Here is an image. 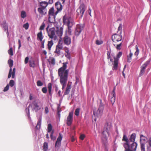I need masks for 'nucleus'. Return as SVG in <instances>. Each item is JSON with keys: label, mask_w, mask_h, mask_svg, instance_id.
I'll return each instance as SVG.
<instances>
[{"label": "nucleus", "mask_w": 151, "mask_h": 151, "mask_svg": "<svg viewBox=\"0 0 151 151\" xmlns=\"http://www.w3.org/2000/svg\"><path fill=\"white\" fill-rule=\"evenodd\" d=\"M68 62L63 63V66L58 70V75L60 77V82L62 86V89H64L68 81L69 70H66Z\"/></svg>", "instance_id": "1"}, {"label": "nucleus", "mask_w": 151, "mask_h": 151, "mask_svg": "<svg viewBox=\"0 0 151 151\" xmlns=\"http://www.w3.org/2000/svg\"><path fill=\"white\" fill-rule=\"evenodd\" d=\"M136 137V134L133 133L131 136L129 141L127 143H125L124 146L125 148V151H135L137 146V144L134 142Z\"/></svg>", "instance_id": "2"}, {"label": "nucleus", "mask_w": 151, "mask_h": 151, "mask_svg": "<svg viewBox=\"0 0 151 151\" xmlns=\"http://www.w3.org/2000/svg\"><path fill=\"white\" fill-rule=\"evenodd\" d=\"M111 128V124L110 123H107L104 126V130L103 131L102 134V140L103 141V143L104 144L105 146V151H108V150L106 147V146L107 145V135H109V131Z\"/></svg>", "instance_id": "3"}, {"label": "nucleus", "mask_w": 151, "mask_h": 151, "mask_svg": "<svg viewBox=\"0 0 151 151\" xmlns=\"http://www.w3.org/2000/svg\"><path fill=\"white\" fill-rule=\"evenodd\" d=\"M63 23L66 24L68 27H72L73 24L72 20L70 17H67L64 16L63 18Z\"/></svg>", "instance_id": "4"}, {"label": "nucleus", "mask_w": 151, "mask_h": 151, "mask_svg": "<svg viewBox=\"0 0 151 151\" xmlns=\"http://www.w3.org/2000/svg\"><path fill=\"white\" fill-rule=\"evenodd\" d=\"M47 33L48 36L50 38L53 39L54 40H56L57 36L55 35V29L54 27L50 28Z\"/></svg>", "instance_id": "5"}, {"label": "nucleus", "mask_w": 151, "mask_h": 151, "mask_svg": "<svg viewBox=\"0 0 151 151\" xmlns=\"http://www.w3.org/2000/svg\"><path fill=\"white\" fill-rule=\"evenodd\" d=\"M140 137L141 151H145V144L143 142H146L147 140V138L146 137L141 134L140 135Z\"/></svg>", "instance_id": "6"}, {"label": "nucleus", "mask_w": 151, "mask_h": 151, "mask_svg": "<svg viewBox=\"0 0 151 151\" xmlns=\"http://www.w3.org/2000/svg\"><path fill=\"white\" fill-rule=\"evenodd\" d=\"M86 9V8L84 4H81L79 8L76 11L78 15H80L81 17H82Z\"/></svg>", "instance_id": "7"}, {"label": "nucleus", "mask_w": 151, "mask_h": 151, "mask_svg": "<svg viewBox=\"0 0 151 151\" xmlns=\"http://www.w3.org/2000/svg\"><path fill=\"white\" fill-rule=\"evenodd\" d=\"M122 52H119L116 55V57L114 58V69L117 70L118 68V61L119 58L122 56Z\"/></svg>", "instance_id": "8"}, {"label": "nucleus", "mask_w": 151, "mask_h": 151, "mask_svg": "<svg viewBox=\"0 0 151 151\" xmlns=\"http://www.w3.org/2000/svg\"><path fill=\"white\" fill-rule=\"evenodd\" d=\"M104 109V106L101 104H100L99 108L96 112L93 111V114L95 116H101Z\"/></svg>", "instance_id": "9"}, {"label": "nucleus", "mask_w": 151, "mask_h": 151, "mask_svg": "<svg viewBox=\"0 0 151 151\" xmlns=\"http://www.w3.org/2000/svg\"><path fill=\"white\" fill-rule=\"evenodd\" d=\"M30 106L33 107V109L36 112H37L38 111L40 110L41 108V107L38 105L37 103L35 101H33L31 104H29V107Z\"/></svg>", "instance_id": "10"}, {"label": "nucleus", "mask_w": 151, "mask_h": 151, "mask_svg": "<svg viewBox=\"0 0 151 151\" xmlns=\"http://www.w3.org/2000/svg\"><path fill=\"white\" fill-rule=\"evenodd\" d=\"M73 112L69 113L66 120V124L68 126H70L71 125L73 121Z\"/></svg>", "instance_id": "11"}, {"label": "nucleus", "mask_w": 151, "mask_h": 151, "mask_svg": "<svg viewBox=\"0 0 151 151\" xmlns=\"http://www.w3.org/2000/svg\"><path fill=\"white\" fill-rule=\"evenodd\" d=\"M62 138V135L60 133H59V136L55 144V147L56 148H58L60 147Z\"/></svg>", "instance_id": "12"}, {"label": "nucleus", "mask_w": 151, "mask_h": 151, "mask_svg": "<svg viewBox=\"0 0 151 151\" xmlns=\"http://www.w3.org/2000/svg\"><path fill=\"white\" fill-rule=\"evenodd\" d=\"M83 27L80 24H77L76 27L75 31V34L76 35L78 36L81 33L83 30Z\"/></svg>", "instance_id": "13"}, {"label": "nucleus", "mask_w": 151, "mask_h": 151, "mask_svg": "<svg viewBox=\"0 0 151 151\" xmlns=\"http://www.w3.org/2000/svg\"><path fill=\"white\" fill-rule=\"evenodd\" d=\"M63 40L64 43L67 45H69L71 43V38L67 35H65V37L63 38Z\"/></svg>", "instance_id": "14"}, {"label": "nucleus", "mask_w": 151, "mask_h": 151, "mask_svg": "<svg viewBox=\"0 0 151 151\" xmlns=\"http://www.w3.org/2000/svg\"><path fill=\"white\" fill-rule=\"evenodd\" d=\"M8 63L9 64V67L10 68L8 77V78H9L11 77L12 75V67L13 65V60L11 59H10L8 60Z\"/></svg>", "instance_id": "15"}, {"label": "nucleus", "mask_w": 151, "mask_h": 151, "mask_svg": "<svg viewBox=\"0 0 151 151\" xmlns=\"http://www.w3.org/2000/svg\"><path fill=\"white\" fill-rule=\"evenodd\" d=\"M1 25L3 27V28L5 31L6 32V33L7 36L9 35V33L8 29V26L6 23V21H4L1 24Z\"/></svg>", "instance_id": "16"}, {"label": "nucleus", "mask_w": 151, "mask_h": 151, "mask_svg": "<svg viewBox=\"0 0 151 151\" xmlns=\"http://www.w3.org/2000/svg\"><path fill=\"white\" fill-rule=\"evenodd\" d=\"M38 11L41 15H45L47 13V10L46 9L39 7L37 9Z\"/></svg>", "instance_id": "17"}, {"label": "nucleus", "mask_w": 151, "mask_h": 151, "mask_svg": "<svg viewBox=\"0 0 151 151\" xmlns=\"http://www.w3.org/2000/svg\"><path fill=\"white\" fill-rule=\"evenodd\" d=\"M55 8L58 11H61L63 9L62 4L59 1L56 2L55 4Z\"/></svg>", "instance_id": "18"}, {"label": "nucleus", "mask_w": 151, "mask_h": 151, "mask_svg": "<svg viewBox=\"0 0 151 151\" xmlns=\"http://www.w3.org/2000/svg\"><path fill=\"white\" fill-rule=\"evenodd\" d=\"M57 28L58 29L56 31V34L58 36L61 37L63 34V28L62 27H60L59 29L58 27Z\"/></svg>", "instance_id": "19"}, {"label": "nucleus", "mask_w": 151, "mask_h": 151, "mask_svg": "<svg viewBox=\"0 0 151 151\" xmlns=\"http://www.w3.org/2000/svg\"><path fill=\"white\" fill-rule=\"evenodd\" d=\"M71 88V85L69 83H68L64 95H66L68 94L69 93Z\"/></svg>", "instance_id": "20"}, {"label": "nucleus", "mask_w": 151, "mask_h": 151, "mask_svg": "<svg viewBox=\"0 0 151 151\" xmlns=\"http://www.w3.org/2000/svg\"><path fill=\"white\" fill-rule=\"evenodd\" d=\"M147 147L148 150H150L151 149V137L148 138L147 141Z\"/></svg>", "instance_id": "21"}, {"label": "nucleus", "mask_w": 151, "mask_h": 151, "mask_svg": "<svg viewBox=\"0 0 151 151\" xmlns=\"http://www.w3.org/2000/svg\"><path fill=\"white\" fill-rule=\"evenodd\" d=\"M37 40H39L40 41H42L43 38L42 32L40 31L37 33Z\"/></svg>", "instance_id": "22"}, {"label": "nucleus", "mask_w": 151, "mask_h": 151, "mask_svg": "<svg viewBox=\"0 0 151 151\" xmlns=\"http://www.w3.org/2000/svg\"><path fill=\"white\" fill-rule=\"evenodd\" d=\"M114 37L115 40L117 41H120L122 39V36L120 35L116 34H114Z\"/></svg>", "instance_id": "23"}, {"label": "nucleus", "mask_w": 151, "mask_h": 151, "mask_svg": "<svg viewBox=\"0 0 151 151\" xmlns=\"http://www.w3.org/2000/svg\"><path fill=\"white\" fill-rule=\"evenodd\" d=\"M113 90L112 91L111 93H109V100L110 101L111 103L113 105Z\"/></svg>", "instance_id": "24"}, {"label": "nucleus", "mask_w": 151, "mask_h": 151, "mask_svg": "<svg viewBox=\"0 0 151 151\" xmlns=\"http://www.w3.org/2000/svg\"><path fill=\"white\" fill-rule=\"evenodd\" d=\"M47 88L48 89V92L49 95L50 96H52V84L51 83H48L47 85Z\"/></svg>", "instance_id": "25"}, {"label": "nucleus", "mask_w": 151, "mask_h": 151, "mask_svg": "<svg viewBox=\"0 0 151 151\" xmlns=\"http://www.w3.org/2000/svg\"><path fill=\"white\" fill-rule=\"evenodd\" d=\"M29 65L30 67L32 68L35 67L36 65L35 61L33 59L30 60L29 61Z\"/></svg>", "instance_id": "26"}, {"label": "nucleus", "mask_w": 151, "mask_h": 151, "mask_svg": "<svg viewBox=\"0 0 151 151\" xmlns=\"http://www.w3.org/2000/svg\"><path fill=\"white\" fill-rule=\"evenodd\" d=\"M42 118L40 117L38 121L37 125L36 127V128L37 129H39L40 128L41 124Z\"/></svg>", "instance_id": "27"}, {"label": "nucleus", "mask_w": 151, "mask_h": 151, "mask_svg": "<svg viewBox=\"0 0 151 151\" xmlns=\"http://www.w3.org/2000/svg\"><path fill=\"white\" fill-rule=\"evenodd\" d=\"M53 43L52 40L48 42V44L47 45L48 49L49 50H51V48L52 46L53 45Z\"/></svg>", "instance_id": "28"}, {"label": "nucleus", "mask_w": 151, "mask_h": 151, "mask_svg": "<svg viewBox=\"0 0 151 151\" xmlns=\"http://www.w3.org/2000/svg\"><path fill=\"white\" fill-rule=\"evenodd\" d=\"M41 8L45 9L48 5V3L46 1H42L40 3Z\"/></svg>", "instance_id": "29"}, {"label": "nucleus", "mask_w": 151, "mask_h": 151, "mask_svg": "<svg viewBox=\"0 0 151 151\" xmlns=\"http://www.w3.org/2000/svg\"><path fill=\"white\" fill-rule=\"evenodd\" d=\"M72 27H68V29L66 30L65 32V35H71L72 30L70 28Z\"/></svg>", "instance_id": "30"}, {"label": "nucleus", "mask_w": 151, "mask_h": 151, "mask_svg": "<svg viewBox=\"0 0 151 151\" xmlns=\"http://www.w3.org/2000/svg\"><path fill=\"white\" fill-rule=\"evenodd\" d=\"M49 15L52 16H55V13L54 12V9L53 7L51 8L49 10L48 12Z\"/></svg>", "instance_id": "31"}, {"label": "nucleus", "mask_w": 151, "mask_h": 151, "mask_svg": "<svg viewBox=\"0 0 151 151\" xmlns=\"http://www.w3.org/2000/svg\"><path fill=\"white\" fill-rule=\"evenodd\" d=\"M43 151H47L48 149V145L47 142H45L42 147Z\"/></svg>", "instance_id": "32"}, {"label": "nucleus", "mask_w": 151, "mask_h": 151, "mask_svg": "<svg viewBox=\"0 0 151 151\" xmlns=\"http://www.w3.org/2000/svg\"><path fill=\"white\" fill-rule=\"evenodd\" d=\"M149 61H147L142 66V67H141V68L145 70L146 69V67L149 64Z\"/></svg>", "instance_id": "33"}, {"label": "nucleus", "mask_w": 151, "mask_h": 151, "mask_svg": "<svg viewBox=\"0 0 151 151\" xmlns=\"http://www.w3.org/2000/svg\"><path fill=\"white\" fill-rule=\"evenodd\" d=\"M49 62L51 64L54 65L55 64V60L54 58H52L49 60Z\"/></svg>", "instance_id": "34"}, {"label": "nucleus", "mask_w": 151, "mask_h": 151, "mask_svg": "<svg viewBox=\"0 0 151 151\" xmlns=\"http://www.w3.org/2000/svg\"><path fill=\"white\" fill-rule=\"evenodd\" d=\"M133 55V54L131 52H130L129 55L127 56V62H130L132 59V57Z\"/></svg>", "instance_id": "35"}, {"label": "nucleus", "mask_w": 151, "mask_h": 151, "mask_svg": "<svg viewBox=\"0 0 151 151\" xmlns=\"http://www.w3.org/2000/svg\"><path fill=\"white\" fill-rule=\"evenodd\" d=\"M52 126L51 124H49L47 126V132H50L52 130Z\"/></svg>", "instance_id": "36"}, {"label": "nucleus", "mask_w": 151, "mask_h": 151, "mask_svg": "<svg viewBox=\"0 0 151 151\" xmlns=\"http://www.w3.org/2000/svg\"><path fill=\"white\" fill-rule=\"evenodd\" d=\"M21 17L24 19L26 17V12L24 11H22L21 12Z\"/></svg>", "instance_id": "37"}, {"label": "nucleus", "mask_w": 151, "mask_h": 151, "mask_svg": "<svg viewBox=\"0 0 151 151\" xmlns=\"http://www.w3.org/2000/svg\"><path fill=\"white\" fill-rule=\"evenodd\" d=\"M107 55L108 56V59H110V61L112 63V64L113 65V60L111 59V58L110 55V52L109 51L107 52Z\"/></svg>", "instance_id": "38"}, {"label": "nucleus", "mask_w": 151, "mask_h": 151, "mask_svg": "<svg viewBox=\"0 0 151 151\" xmlns=\"http://www.w3.org/2000/svg\"><path fill=\"white\" fill-rule=\"evenodd\" d=\"M8 53L9 54L11 55V56H12L13 55V51L12 47H11L10 48V49L8 50Z\"/></svg>", "instance_id": "39"}, {"label": "nucleus", "mask_w": 151, "mask_h": 151, "mask_svg": "<svg viewBox=\"0 0 151 151\" xmlns=\"http://www.w3.org/2000/svg\"><path fill=\"white\" fill-rule=\"evenodd\" d=\"M65 57H66L69 60L71 58L70 52H69L67 53H65Z\"/></svg>", "instance_id": "40"}, {"label": "nucleus", "mask_w": 151, "mask_h": 151, "mask_svg": "<svg viewBox=\"0 0 151 151\" xmlns=\"http://www.w3.org/2000/svg\"><path fill=\"white\" fill-rule=\"evenodd\" d=\"M43 84L40 80H38L37 82V86H41L43 85Z\"/></svg>", "instance_id": "41"}, {"label": "nucleus", "mask_w": 151, "mask_h": 151, "mask_svg": "<svg viewBox=\"0 0 151 151\" xmlns=\"http://www.w3.org/2000/svg\"><path fill=\"white\" fill-rule=\"evenodd\" d=\"M54 52L57 54V55L59 56L60 54V50L57 48V47H56V50Z\"/></svg>", "instance_id": "42"}, {"label": "nucleus", "mask_w": 151, "mask_h": 151, "mask_svg": "<svg viewBox=\"0 0 151 151\" xmlns=\"http://www.w3.org/2000/svg\"><path fill=\"white\" fill-rule=\"evenodd\" d=\"M15 68H14L12 72V78H14L15 77Z\"/></svg>", "instance_id": "43"}, {"label": "nucleus", "mask_w": 151, "mask_h": 151, "mask_svg": "<svg viewBox=\"0 0 151 151\" xmlns=\"http://www.w3.org/2000/svg\"><path fill=\"white\" fill-rule=\"evenodd\" d=\"M23 27L25 28V29L27 30L28 29L29 27V23L27 22L23 25Z\"/></svg>", "instance_id": "44"}, {"label": "nucleus", "mask_w": 151, "mask_h": 151, "mask_svg": "<svg viewBox=\"0 0 151 151\" xmlns=\"http://www.w3.org/2000/svg\"><path fill=\"white\" fill-rule=\"evenodd\" d=\"M45 27V24L43 22L42 23V25L40 26L39 29L40 30H43L44 29Z\"/></svg>", "instance_id": "45"}, {"label": "nucleus", "mask_w": 151, "mask_h": 151, "mask_svg": "<svg viewBox=\"0 0 151 151\" xmlns=\"http://www.w3.org/2000/svg\"><path fill=\"white\" fill-rule=\"evenodd\" d=\"M14 84V80H11L9 82V85L10 86L12 87H13Z\"/></svg>", "instance_id": "46"}, {"label": "nucleus", "mask_w": 151, "mask_h": 151, "mask_svg": "<svg viewBox=\"0 0 151 151\" xmlns=\"http://www.w3.org/2000/svg\"><path fill=\"white\" fill-rule=\"evenodd\" d=\"M80 111V109L79 108H77L75 112V114L76 116L79 115Z\"/></svg>", "instance_id": "47"}, {"label": "nucleus", "mask_w": 151, "mask_h": 151, "mask_svg": "<svg viewBox=\"0 0 151 151\" xmlns=\"http://www.w3.org/2000/svg\"><path fill=\"white\" fill-rule=\"evenodd\" d=\"M42 92L44 93H46L47 92V88L46 87H44L42 89Z\"/></svg>", "instance_id": "48"}, {"label": "nucleus", "mask_w": 151, "mask_h": 151, "mask_svg": "<svg viewBox=\"0 0 151 151\" xmlns=\"http://www.w3.org/2000/svg\"><path fill=\"white\" fill-rule=\"evenodd\" d=\"M103 42L101 40H96V44L98 45H99L102 44Z\"/></svg>", "instance_id": "49"}, {"label": "nucleus", "mask_w": 151, "mask_h": 151, "mask_svg": "<svg viewBox=\"0 0 151 151\" xmlns=\"http://www.w3.org/2000/svg\"><path fill=\"white\" fill-rule=\"evenodd\" d=\"M122 140L123 141H125L126 142V143H127V142L129 141V140L128 139L127 137L125 135H124L123 137Z\"/></svg>", "instance_id": "50"}, {"label": "nucleus", "mask_w": 151, "mask_h": 151, "mask_svg": "<svg viewBox=\"0 0 151 151\" xmlns=\"http://www.w3.org/2000/svg\"><path fill=\"white\" fill-rule=\"evenodd\" d=\"M41 42V47L42 48H44L45 47V46H44V43L45 42V40L44 39L43 40H42V41H40Z\"/></svg>", "instance_id": "51"}, {"label": "nucleus", "mask_w": 151, "mask_h": 151, "mask_svg": "<svg viewBox=\"0 0 151 151\" xmlns=\"http://www.w3.org/2000/svg\"><path fill=\"white\" fill-rule=\"evenodd\" d=\"M145 72V70L141 68L140 72L139 74L140 76L142 75Z\"/></svg>", "instance_id": "52"}, {"label": "nucleus", "mask_w": 151, "mask_h": 151, "mask_svg": "<svg viewBox=\"0 0 151 151\" xmlns=\"http://www.w3.org/2000/svg\"><path fill=\"white\" fill-rule=\"evenodd\" d=\"M9 84H7L6 86L4 88L3 91L4 92L6 91H8L9 89Z\"/></svg>", "instance_id": "53"}, {"label": "nucleus", "mask_w": 151, "mask_h": 151, "mask_svg": "<svg viewBox=\"0 0 151 151\" xmlns=\"http://www.w3.org/2000/svg\"><path fill=\"white\" fill-rule=\"evenodd\" d=\"M122 44V43H121L120 44L117 45L116 48L117 50H120L121 49Z\"/></svg>", "instance_id": "54"}, {"label": "nucleus", "mask_w": 151, "mask_h": 151, "mask_svg": "<svg viewBox=\"0 0 151 151\" xmlns=\"http://www.w3.org/2000/svg\"><path fill=\"white\" fill-rule=\"evenodd\" d=\"M28 108H27L25 110L26 111V112L27 113V115L29 116V107L28 106Z\"/></svg>", "instance_id": "55"}, {"label": "nucleus", "mask_w": 151, "mask_h": 151, "mask_svg": "<svg viewBox=\"0 0 151 151\" xmlns=\"http://www.w3.org/2000/svg\"><path fill=\"white\" fill-rule=\"evenodd\" d=\"M45 112L46 114H48L49 112L48 109L47 107L45 108Z\"/></svg>", "instance_id": "56"}, {"label": "nucleus", "mask_w": 151, "mask_h": 151, "mask_svg": "<svg viewBox=\"0 0 151 151\" xmlns=\"http://www.w3.org/2000/svg\"><path fill=\"white\" fill-rule=\"evenodd\" d=\"M29 58L28 57L25 58L24 60V63L25 64H27L28 62Z\"/></svg>", "instance_id": "57"}, {"label": "nucleus", "mask_w": 151, "mask_h": 151, "mask_svg": "<svg viewBox=\"0 0 151 151\" xmlns=\"http://www.w3.org/2000/svg\"><path fill=\"white\" fill-rule=\"evenodd\" d=\"M122 26L121 25H120L118 28V31L120 32L119 33L120 34L122 30Z\"/></svg>", "instance_id": "58"}, {"label": "nucleus", "mask_w": 151, "mask_h": 151, "mask_svg": "<svg viewBox=\"0 0 151 151\" xmlns=\"http://www.w3.org/2000/svg\"><path fill=\"white\" fill-rule=\"evenodd\" d=\"M85 135L83 134H81L80 137V138L82 140H83L85 137Z\"/></svg>", "instance_id": "59"}, {"label": "nucleus", "mask_w": 151, "mask_h": 151, "mask_svg": "<svg viewBox=\"0 0 151 151\" xmlns=\"http://www.w3.org/2000/svg\"><path fill=\"white\" fill-rule=\"evenodd\" d=\"M56 47H57L58 49H59V50L62 49L63 48L62 46L61 45H58L56 46Z\"/></svg>", "instance_id": "60"}, {"label": "nucleus", "mask_w": 151, "mask_h": 151, "mask_svg": "<svg viewBox=\"0 0 151 151\" xmlns=\"http://www.w3.org/2000/svg\"><path fill=\"white\" fill-rule=\"evenodd\" d=\"M68 52H69L68 49L67 48H65V53H67Z\"/></svg>", "instance_id": "61"}, {"label": "nucleus", "mask_w": 151, "mask_h": 151, "mask_svg": "<svg viewBox=\"0 0 151 151\" xmlns=\"http://www.w3.org/2000/svg\"><path fill=\"white\" fill-rule=\"evenodd\" d=\"M18 43H19V47L18 48L19 49L20 47L21 46V41L19 39L18 40Z\"/></svg>", "instance_id": "62"}, {"label": "nucleus", "mask_w": 151, "mask_h": 151, "mask_svg": "<svg viewBox=\"0 0 151 151\" xmlns=\"http://www.w3.org/2000/svg\"><path fill=\"white\" fill-rule=\"evenodd\" d=\"M50 137L51 139L53 140H55L56 139V137L55 136H50Z\"/></svg>", "instance_id": "63"}, {"label": "nucleus", "mask_w": 151, "mask_h": 151, "mask_svg": "<svg viewBox=\"0 0 151 151\" xmlns=\"http://www.w3.org/2000/svg\"><path fill=\"white\" fill-rule=\"evenodd\" d=\"M135 48H136V52H138L139 53V50L138 49V47L137 46V45H136L135 46Z\"/></svg>", "instance_id": "64"}]
</instances>
